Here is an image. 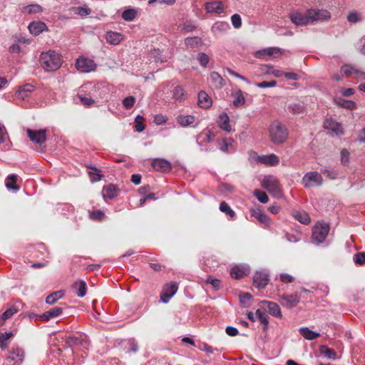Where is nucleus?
Instances as JSON below:
<instances>
[{
  "label": "nucleus",
  "instance_id": "nucleus-1",
  "mask_svg": "<svg viewBox=\"0 0 365 365\" xmlns=\"http://www.w3.org/2000/svg\"><path fill=\"white\" fill-rule=\"evenodd\" d=\"M39 61L42 68L48 72L57 71L63 63L61 56L53 50L42 52Z\"/></svg>",
  "mask_w": 365,
  "mask_h": 365
},
{
  "label": "nucleus",
  "instance_id": "nucleus-2",
  "mask_svg": "<svg viewBox=\"0 0 365 365\" xmlns=\"http://www.w3.org/2000/svg\"><path fill=\"white\" fill-rule=\"evenodd\" d=\"M268 132L269 139L274 145L283 144L289 135L287 126L279 120H274L270 123Z\"/></svg>",
  "mask_w": 365,
  "mask_h": 365
},
{
  "label": "nucleus",
  "instance_id": "nucleus-3",
  "mask_svg": "<svg viewBox=\"0 0 365 365\" xmlns=\"http://www.w3.org/2000/svg\"><path fill=\"white\" fill-rule=\"evenodd\" d=\"M262 186L276 198H281L283 195L279 182L274 175L265 176L262 181Z\"/></svg>",
  "mask_w": 365,
  "mask_h": 365
},
{
  "label": "nucleus",
  "instance_id": "nucleus-4",
  "mask_svg": "<svg viewBox=\"0 0 365 365\" xmlns=\"http://www.w3.org/2000/svg\"><path fill=\"white\" fill-rule=\"evenodd\" d=\"M215 136V133L211 130L206 128L195 137L196 143L200 147V152L211 151V149L207 147V144L210 143Z\"/></svg>",
  "mask_w": 365,
  "mask_h": 365
},
{
  "label": "nucleus",
  "instance_id": "nucleus-5",
  "mask_svg": "<svg viewBox=\"0 0 365 365\" xmlns=\"http://www.w3.org/2000/svg\"><path fill=\"white\" fill-rule=\"evenodd\" d=\"M323 183L322 175L317 171L307 173L302 179V184L306 188L319 187Z\"/></svg>",
  "mask_w": 365,
  "mask_h": 365
},
{
  "label": "nucleus",
  "instance_id": "nucleus-6",
  "mask_svg": "<svg viewBox=\"0 0 365 365\" xmlns=\"http://www.w3.org/2000/svg\"><path fill=\"white\" fill-rule=\"evenodd\" d=\"M329 232V225L326 222H317L312 228V240L317 243L323 242Z\"/></svg>",
  "mask_w": 365,
  "mask_h": 365
},
{
  "label": "nucleus",
  "instance_id": "nucleus-7",
  "mask_svg": "<svg viewBox=\"0 0 365 365\" xmlns=\"http://www.w3.org/2000/svg\"><path fill=\"white\" fill-rule=\"evenodd\" d=\"M76 68L78 71L88 73L96 68L94 61L85 57H79L76 61Z\"/></svg>",
  "mask_w": 365,
  "mask_h": 365
},
{
  "label": "nucleus",
  "instance_id": "nucleus-8",
  "mask_svg": "<svg viewBox=\"0 0 365 365\" xmlns=\"http://www.w3.org/2000/svg\"><path fill=\"white\" fill-rule=\"evenodd\" d=\"M269 280V275L267 272L257 271L253 277V284L258 289L264 288Z\"/></svg>",
  "mask_w": 365,
  "mask_h": 365
},
{
  "label": "nucleus",
  "instance_id": "nucleus-9",
  "mask_svg": "<svg viewBox=\"0 0 365 365\" xmlns=\"http://www.w3.org/2000/svg\"><path fill=\"white\" fill-rule=\"evenodd\" d=\"M300 301V296L297 293L279 296V302L283 306L287 308L296 307Z\"/></svg>",
  "mask_w": 365,
  "mask_h": 365
},
{
  "label": "nucleus",
  "instance_id": "nucleus-10",
  "mask_svg": "<svg viewBox=\"0 0 365 365\" xmlns=\"http://www.w3.org/2000/svg\"><path fill=\"white\" fill-rule=\"evenodd\" d=\"M341 72L342 75L346 77H349L354 75L356 78L361 80L365 79V73L350 64H345L342 66L341 68Z\"/></svg>",
  "mask_w": 365,
  "mask_h": 365
},
{
  "label": "nucleus",
  "instance_id": "nucleus-11",
  "mask_svg": "<svg viewBox=\"0 0 365 365\" xmlns=\"http://www.w3.org/2000/svg\"><path fill=\"white\" fill-rule=\"evenodd\" d=\"M27 134L30 140L36 144H42L46 140V130L45 129L38 130L27 129Z\"/></svg>",
  "mask_w": 365,
  "mask_h": 365
},
{
  "label": "nucleus",
  "instance_id": "nucleus-12",
  "mask_svg": "<svg viewBox=\"0 0 365 365\" xmlns=\"http://www.w3.org/2000/svg\"><path fill=\"white\" fill-rule=\"evenodd\" d=\"M178 289L176 282H170L167 284L163 291L160 299L163 303H167L170 299L177 292Z\"/></svg>",
  "mask_w": 365,
  "mask_h": 365
},
{
  "label": "nucleus",
  "instance_id": "nucleus-13",
  "mask_svg": "<svg viewBox=\"0 0 365 365\" xmlns=\"http://www.w3.org/2000/svg\"><path fill=\"white\" fill-rule=\"evenodd\" d=\"M309 17L311 21H324L330 18V14L325 9H311L308 10Z\"/></svg>",
  "mask_w": 365,
  "mask_h": 365
},
{
  "label": "nucleus",
  "instance_id": "nucleus-14",
  "mask_svg": "<svg viewBox=\"0 0 365 365\" xmlns=\"http://www.w3.org/2000/svg\"><path fill=\"white\" fill-rule=\"evenodd\" d=\"M153 168L158 172L165 173L171 170V163L164 158H155L151 163Z\"/></svg>",
  "mask_w": 365,
  "mask_h": 365
},
{
  "label": "nucleus",
  "instance_id": "nucleus-15",
  "mask_svg": "<svg viewBox=\"0 0 365 365\" xmlns=\"http://www.w3.org/2000/svg\"><path fill=\"white\" fill-rule=\"evenodd\" d=\"M35 87L30 84L26 83L18 88L16 92V96L21 100H25L31 96L34 91Z\"/></svg>",
  "mask_w": 365,
  "mask_h": 365
},
{
  "label": "nucleus",
  "instance_id": "nucleus-16",
  "mask_svg": "<svg viewBox=\"0 0 365 365\" xmlns=\"http://www.w3.org/2000/svg\"><path fill=\"white\" fill-rule=\"evenodd\" d=\"M280 54L281 50L279 48L270 47L258 51L256 52L255 56L259 58L267 60L272 56H275L276 55Z\"/></svg>",
  "mask_w": 365,
  "mask_h": 365
},
{
  "label": "nucleus",
  "instance_id": "nucleus-17",
  "mask_svg": "<svg viewBox=\"0 0 365 365\" xmlns=\"http://www.w3.org/2000/svg\"><path fill=\"white\" fill-rule=\"evenodd\" d=\"M250 267L245 264L236 265L230 269V275L234 279H241L247 275Z\"/></svg>",
  "mask_w": 365,
  "mask_h": 365
},
{
  "label": "nucleus",
  "instance_id": "nucleus-18",
  "mask_svg": "<svg viewBox=\"0 0 365 365\" xmlns=\"http://www.w3.org/2000/svg\"><path fill=\"white\" fill-rule=\"evenodd\" d=\"M290 19L293 24L297 26H304L307 25L310 21L309 17L308 11L306 15H304L299 12H293L290 14Z\"/></svg>",
  "mask_w": 365,
  "mask_h": 365
},
{
  "label": "nucleus",
  "instance_id": "nucleus-19",
  "mask_svg": "<svg viewBox=\"0 0 365 365\" xmlns=\"http://www.w3.org/2000/svg\"><path fill=\"white\" fill-rule=\"evenodd\" d=\"M25 353L22 349L16 347L13 349L9 352V356L6 358L7 361H16V363L19 365V364L22 363L24 359Z\"/></svg>",
  "mask_w": 365,
  "mask_h": 365
},
{
  "label": "nucleus",
  "instance_id": "nucleus-20",
  "mask_svg": "<svg viewBox=\"0 0 365 365\" xmlns=\"http://www.w3.org/2000/svg\"><path fill=\"white\" fill-rule=\"evenodd\" d=\"M259 163L267 166H274L279 164V159L275 154L258 156Z\"/></svg>",
  "mask_w": 365,
  "mask_h": 365
},
{
  "label": "nucleus",
  "instance_id": "nucleus-21",
  "mask_svg": "<svg viewBox=\"0 0 365 365\" xmlns=\"http://www.w3.org/2000/svg\"><path fill=\"white\" fill-rule=\"evenodd\" d=\"M217 123L222 130L227 133H230L232 130L230 124V118L226 113H222L219 115Z\"/></svg>",
  "mask_w": 365,
  "mask_h": 365
},
{
  "label": "nucleus",
  "instance_id": "nucleus-22",
  "mask_svg": "<svg viewBox=\"0 0 365 365\" xmlns=\"http://www.w3.org/2000/svg\"><path fill=\"white\" fill-rule=\"evenodd\" d=\"M28 29L31 34L38 36L41 32L46 30L47 26L44 22L38 21L30 23Z\"/></svg>",
  "mask_w": 365,
  "mask_h": 365
},
{
  "label": "nucleus",
  "instance_id": "nucleus-23",
  "mask_svg": "<svg viewBox=\"0 0 365 365\" xmlns=\"http://www.w3.org/2000/svg\"><path fill=\"white\" fill-rule=\"evenodd\" d=\"M63 312V309L58 307H52L49 310L43 312L41 316L40 319L42 321H48L51 319L56 318L60 316Z\"/></svg>",
  "mask_w": 365,
  "mask_h": 365
},
{
  "label": "nucleus",
  "instance_id": "nucleus-24",
  "mask_svg": "<svg viewBox=\"0 0 365 365\" xmlns=\"http://www.w3.org/2000/svg\"><path fill=\"white\" fill-rule=\"evenodd\" d=\"M198 105L202 108H208L212 106L211 98L203 91H200L198 93Z\"/></svg>",
  "mask_w": 365,
  "mask_h": 365
},
{
  "label": "nucleus",
  "instance_id": "nucleus-25",
  "mask_svg": "<svg viewBox=\"0 0 365 365\" xmlns=\"http://www.w3.org/2000/svg\"><path fill=\"white\" fill-rule=\"evenodd\" d=\"M230 29V26L225 21H217L212 26V31L215 35L225 33Z\"/></svg>",
  "mask_w": 365,
  "mask_h": 365
},
{
  "label": "nucleus",
  "instance_id": "nucleus-26",
  "mask_svg": "<svg viewBox=\"0 0 365 365\" xmlns=\"http://www.w3.org/2000/svg\"><path fill=\"white\" fill-rule=\"evenodd\" d=\"M324 128L327 130H331L336 135H341L343 133L341 125L333 120H327L324 122Z\"/></svg>",
  "mask_w": 365,
  "mask_h": 365
},
{
  "label": "nucleus",
  "instance_id": "nucleus-27",
  "mask_svg": "<svg viewBox=\"0 0 365 365\" xmlns=\"http://www.w3.org/2000/svg\"><path fill=\"white\" fill-rule=\"evenodd\" d=\"M262 303L267 305V311L270 314L277 318L282 317L280 308L277 303L265 300L262 301Z\"/></svg>",
  "mask_w": 365,
  "mask_h": 365
},
{
  "label": "nucleus",
  "instance_id": "nucleus-28",
  "mask_svg": "<svg viewBox=\"0 0 365 365\" xmlns=\"http://www.w3.org/2000/svg\"><path fill=\"white\" fill-rule=\"evenodd\" d=\"M106 38L108 43L118 45L123 39V36L120 33L108 31L106 34Z\"/></svg>",
  "mask_w": 365,
  "mask_h": 365
},
{
  "label": "nucleus",
  "instance_id": "nucleus-29",
  "mask_svg": "<svg viewBox=\"0 0 365 365\" xmlns=\"http://www.w3.org/2000/svg\"><path fill=\"white\" fill-rule=\"evenodd\" d=\"M210 80L212 85L217 89H220L225 85L222 77L215 71H212L210 76Z\"/></svg>",
  "mask_w": 365,
  "mask_h": 365
},
{
  "label": "nucleus",
  "instance_id": "nucleus-30",
  "mask_svg": "<svg viewBox=\"0 0 365 365\" xmlns=\"http://www.w3.org/2000/svg\"><path fill=\"white\" fill-rule=\"evenodd\" d=\"M205 9L208 13L221 14L223 11V6L220 1L208 2L205 4Z\"/></svg>",
  "mask_w": 365,
  "mask_h": 365
},
{
  "label": "nucleus",
  "instance_id": "nucleus-31",
  "mask_svg": "<svg viewBox=\"0 0 365 365\" xmlns=\"http://www.w3.org/2000/svg\"><path fill=\"white\" fill-rule=\"evenodd\" d=\"M102 195L104 199H113L117 196V187L114 185H108L103 188Z\"/></svg>",
  "mask_w": 365,
  "mask_h": 365
},
{
  "label": "nucleus",
  "instance_id": "nucleus-32",
  "mask_svg": "<svg viewBox=\"0 0 365 365\" xmlns=\"http://www.w3.org/2000/svg\"><path fill=\"white\" fill-rule=\"evenodd\" d=\"M73 288L76 290L78 297H83L86 294V283L83 280L75 282Z\"/></svg>",
  "mask_w": 365,
  "mask_h": 365
},
{
  "label": "nucleus",
  "instance_id": "nucleus-33",
  "mask_svg": "<svg viewBox=\"0 0 365 365\" xmlns=\"http://www.w3.org/2000/svg\"><path fill=\"white\" fill-rule=\"evenodd\" d=\"M250 214L252 217H255L260 222L267 224L269 221V217L259 209H252L250 211Z\"/></svg>",
  "mask_w": 365,
  "mask_h": 365
},
{
  "label": "nucleus",
  "instance_id": "nucleus-34",
  "mask_svg": "<svg viewBox=\"0 0 365 365\" xmlns=\"http://www.w3.org/2000/svg\"><path fill=\"white\" fill-rule=\"evenodd\" d=\"M299 331L304 339L308 340L315 339L320 336L319 333L315 332L308 327H302L299 329Z\"/></svg>",
  "mask_w": 365,
  "mask_h": 365
},
{
  "label": "nucleus",
  "instance_id": "nucleus-35",
  "mask_svg": "<svg viewBox=\"0 0 365 365\" xmlns=\"http://www.w3.org/2000/svg\"><path fill=\"white\" fill-rule=\"evenodd\" d=\"M195 120V118L194 115H179L177 118V122L183 127H186L192 124Z\"/></svg>",
  "mask_w": 365,
  "mask_h": 365
},
{
  "label": "nucleus",
  "instance_id": "nucleus-36",
  "mask_svg": "<svg viewBox=\"0 0 365 365\" xmlns=\"http://www.w3.org/2000/svg\"><path fill=\"white\" fill-rule=\"evenodd\" d=\"M294 217L302 224L307 225L310 222V217L304 211H295L293 212Z\"/></svg>",
  "mask_w": 365,
  "mask_h": 365
},
{
  "label": "nucleus",
  "instance_id": "nucleus-37",
  "mask_svg": "<svg viewBox=\"0 0 365 365\" xmlns=\"http://www.w3.org/2000/svg\"><path fill=\"white\" fill-rule=\"evenodd\" d=\"M17 180V175H15V174H10L7 176L6 178V187L9 189V190H19V187L17 186V185H15L14 183L16 182Z\"/></svg>",
  "mask_w": 365,
  "mask_h": 365
},
{
  "label": "nucleus",
  "instance_id": "nucleus-38",
  "mask_svg": "<svg viewBox=\"0 0 365 365\" xmlns=\"http://www.w3.org/2000/svg\"><path fill=\"white\" fill-rule=\"evenodd\" d=\"M288 109L294 114L303 115L305 113L304 106L301 103H292L289 106Z\"/></svg>",
  "mask_w": 365,
  "mask_h": 365
},
{
  "label": "nucleus",
  "instance_id": "nucleus-39",
  "mask_svg": "<svg viewBox=\"0 0 365 365\" xmlns=\"http://www.w3.org/2000/svg\"><path fill=\"white\" fill-rule=\"evenodd\" d=\"M173 97L178 101H182L185 99V93L181 86H177L173 91Z\"/></svg>",
  "mask_w": 365,
  "mask_h": 365
},
{
  "label": "nucleus",
  "instance_id": "nucleus-40",
  "mask_svg": "<svg viewBox=\"0 0 365 365\" xmlns=\"http://www.w3.org/2000/svg\"><path fill=\"white\" fill-rule=\"evenodd\" d=\"M319 351L322 355H324L325 357L328 359H335L336 357V352L333 349L329 348L327 346H321L319 348Z\"/></svg>",
  "mask_w": 365,
  "mask_h": 365
},
{
  "label": "nucleus",
  "instance_id": "nucleus-41",
  "mask_svg": "<svg viewBox=\"0 0 365 365\" xmlns=\"http://www.w3.org/2000/svg\"><path fill=\"white\" fill-rule=\"evenodd\" d=\"M64 294L63 291H57L51 293L48 296H47L46 299V302L48 304H54L58 299H61L63 297Z\"/></svg>",
  "mask_w": 365,
  "mask_h": 365
},
{
  "label": "nucleus",
  "instance_id": "nucleus-42",
  "mask_svg": "<svg viewBox=\"0 0 365 365\" xmlns=\"http://www.w3.org/2000/svg\"><path fill=\"white\" fill-rule=\"evenodd\" d=\"M256 315L259 321L264 324L263 330L266 331L268 329L269 317L267 314L263 313L260 309L256 311Z\"/></svg>",
  "mask_w": 365,
  "mask_h": 365
},
{
  "label": "nucleus",
  "instance_id": "nucleus-43",
  "mask_svg": "<svg viewBox=\"0 0 365 365\" xmlns=\"http://www.w3.org/2000/svg\"><path fill=\"white\" fill-rule=\"evenodd\" d=\"M220 210L227 215H229L230 217H234L235 216V212L229 205L226 202H222L220 205Z\"/></svg>",
  "mask_w": 365,
  "mask_h": 365
},
{
  "label": "nucleus",
  "instance_id": "nucleus-44",
  "mask_svg": "<svg viewBox=\"0 0 365 365\" xmlns=\"http://www.w3.org/2000/svg\"><path fill=\"white\" fill-rule=\"evenodd\" d=\"M23 11L27 14H36L42 11V7L38 4H31L24 7Z\"/></svg>",
  "mask_w": 365,
  "mask_h": 365
},
{
  "label": "nucleus",
  "instance_id": "nucleus-45",
  "mask_svg": "<svg viewBox=\"0 0 365 365\" xmlns=\"http://www.w3.org/2000/svg\"><path fill=\"white\" fill-rule=\"evenodd\" d=\"M136 16V11L135 9H128L125 10L122 13V18L125 21H133Z\"/></svg>",
  "mask_w": 365,
  "mask_h": 365
},
{
  "label": "nucleus",
  "instance_id": "nucleus-46",
  "mask_svg": "<svg viewBox=\"0 0 365 365\" xmlns=\"http://www.w3.org/2000/svg\"><path fill=\"white\" fill-rule=\"evenodd\" d=\"M19 309L16 308V306H11L10 308H9L7 310H6L1 315V319L4 322L9 318H11L12 316H14L16 313H17Z\"/></svg>",
  "mask_w": 365,
  "mask_h": 365
},
{
  "label": "nucleus",
  "instance_id": "nucleus-47",
  "mask_svg": "<svg viewBox=\"0 0 365 365\" xmlns=\"http://www.w3.org/2000/svg\"><path fill=\"white\" fill-rule=\"evenodd\" d=\"M71 9L81 16H86L91 13V9L87 6L72 7Z\"/></svg>",
  "mask_w": 365,
  "mask_h": 365
},
{
  "label": "nucleus",
  "instance_id": "nucleus-48",
  "mask_svg": "<svg viewBox=\"0 0 365 365\" xmlns=\"http://www.w3.org/2000/svg\"><path fill=\"white\" fill-rule=\"evenodd\" d=\"M201 38L199 37H189L185 38V43L187 46H190L192 48L197 47L201 44Z\"/></svg>",
  "mask_w": 365,
  "mask_h": 365
},
{
  "label": "nucleus",
  "instance_id": "nucleus-49",
  "mask_svg": "<svg viewBox=\"0 0 365 365\" xmlns=\"http://www.w3.org/2000/svg\"><path fill=\"white\" fill-rule=\"evenodd\" d=\"M13 336L12 332L0 333V347L4 349L7 347L6 341Z\"/></svg>",
  "mask_w": 365,
  "mask_h": 365
},
{
  "label": "nucleus",
  "instance_id": "nucleus-50",
  "mask_svg": "<svg viewBox=\"0 0 365 365\" xmlns=\"http://www.w3.org/2000/svg\"><path fill=\"white\" fill-rule=\"evenodd\" d=\"M254 195L262 203H266L269 200V197L267 193L260 190H255L254 191Z\"/></svg>",
  "mask_w": 365,
  "mask_h": 365
},
{
  "label": "nucleus",
  "instance_id": "nucleus-51",
  "mask_svg": "<svg viewBox=\"0 0 365 365\" xmlns=\"http://www.w3.org/2000/svg\"><path fill=\"white\" fill-rule=\"evenodd\" d=\"M179 27L182 31H185L186 32H190L193 31L195 29V25L191 21H186L182 24H180Z\"/></svg>",
  "mask_w": 365,
  "mask_h": 365
},
{
  "label": "nucleus",
  "instance_id": "nucleus-52",
  "mask_svg": "<svg viewBox=\"0 0 365 365\" xmlns=\"http://www.w3.org/2000/svg\"><path fill=\"white\" fill-rule=\"evenodd\" d=\"M234 140L232 138H224L222 140L221 145L220 146V150L222 152H228L229 148L232 146Z\"/></svg>",
  "mask_w": 365,
  "mask_h": 365
},
{
  "label": "nucleus",
  "instance_id": "nucleus-53",
  "mask_svg": "<svg viewBox=\"0 0 365 365\" xmlns=\"http://www.w3.org/2000/svg\"><path fill=\"white\" fill-rule=\"evenodd\" d=\"M93 171L89 172L91 180L92 182H96L101 179V177L103 176L100 173L101 171L95 168H91Z\"/></svg>",
  "mask_w": 365,
  "mask_h": 365
},
{
  "label": "nucleus",
  "instance_id": "nucleus-54",
  "mask_svg": "<svg viewBox=\"0 0 365 365\" xmlns=\"http://www.w3.org/2000/svg\"><path fill=\"white\" fill-rule=\"evenodd\" d=\"M197 59L200 64L203 67H206L210 61L209 56L203 52H201L197 55Z\"/></svg>",
  "mask_w": 365,
  "mask_h": 365
},
{
  "label": "nucleus",
  "instance_id": "nucleus-55",
  "mask_svg": "<svg viewBox=\"0 0 365 365\" xmlns=\"http://www.w3.org/2000/svg\"><path fill=\"white\" fill-rule=\"evenodd\" d=\"M135 103V98L133 96H128L123 100V105L125 109H130Z\"/></svg>",
  "mask_w": 365,
  "mask_h": 365
},
{
  "label": "nucleus",
  "instance_id": "nucleus-56",
  "mask_svg": "<svg viewBox=\"0 0 365 365\" xmlns=\"http://www.w3.org/2000/svg\"><path fill=\"white\" fill-rule=\"evenodd\" d=\"M347 20L351 23H356L358 21H360L361 20V18L360 14L357 11H354L349 13V14L347 16Z\"/></svg>",
  "mask_w": 365,
  "mask_h": 365
},
{
  "label": "nucleus",
  "instance_id": "nucleus-57",
  "mask_svg": "<svg viewBox=\"0 0 365 365\" xmlns=\"http://www.w3.org/2000/svg\"><path fill=\"white\" fill-rule=\"evenodd\" d=\"M143 118L140 115H137L135 118V131L140 133L142 132L145 129L144 124L143 123Z\"/></svg>",
  "mask_w": 365,
  "mask_h": 365
},
{
  "label": "nucleus",
  "instance_id": "nucleus-58",
  "mask_svg": "<svg viewBox=\"0 0 365 365\" xmlns=\"http://www.w3.org/2000/svg\"><path fill=\"white\" fill-rule=\"evenodd\" d=\"M354 261L356 264H364L365 263V252H359L354 255Z\"/></svg>",
  "mask_w": 365,
  "mask_h": 365
},
{
  "label": "nucleus",
  "instance_id": "nucleus-59",
  "mask_svg": "<svg viewBox=\"0 0 365 365\" xmlns=\"http://www.w3.org/2000/svg\"><path fill=\"white\" fill-rule=\"evenodd\" d=\"M231 21H232V26L235 29H239L242 26L241 17L237 14H235L231 16Z\"/></svg>",
  "mask_w": 365,
  "mask_h": 365
},
{
  "label": "nucleus",
  "instance_id": "nucleus-60",
  "mask_svg": "<svg viewBox=\"0 0 365 365\" xmlns=\"http://www.w3.org/2000/svg\"><path fill=\"white\" fill-rule=\"evenodd\" d=\"M128 344L129 346V349L128 352H133L136 353L138 350V344L135 339H130L128 341Z\"/></svg>",
  "mask_w": 365,
  "mask_h": 365
},
{
  "label": "nucleus",
  "instance_id": "nucleus-61",
  "mask_svg": "<svg viewBox=\"0 0 365 365\" xmlns=\"http://www.w3.org/2000/svg\"><path fill=\"white\" fill-rule=\"evenodd\" d=\"M256 86L261 88H270V87H274L277 86V81H262L260 83H257Z\"/></svg>",
  "mask_w": 365,
  "mask_h": 365
},
{
  "label": "nucleus",
  "instance_id": "nucleus-62",
  "mask_svg": "<svg viewBox=\"0 0 365 365\" xmlns=\"http://www.w3.org/2000/svg\"><path fill=\"white\" fill-rule=\"evenodd\" d=\"M349 160V153L344 149L341 152V162L344 165H346L348 164Z\"/></svg>",
  "mask_w": 365,
  "mask_h": 365
},
{
  "label": "nucleus",
  "instance_id": "nucleus-63",
  "mask_svg": "<svg viewBox=\"0 0 365 365\" xmlns=\"http://www.w3.org/2000/svg\"><path fill=\"white\" fill-rule=\"evenodd\" d=\"M280 280L284 283H291L294 281V278L287 273H281L279 274Z\"/></svg>",
  "mask_w": 365,
  "mask_h": 365
},
{
  "label": "nucleus",
  "instance_id": "nucleus-64",
  "mask_svg": "<svg viewBox=\"0 0 365 365\" xmlns=\"http://www.w3.org/2000/svg\"><path fill=\"white\" fill-rule=\"evenodd\" d=\"M104 216V212L100 210L90 212V217L93 220H101Z\"/></svg>",
  "mask_w": 365,
  "mask_h": 365
}]
</instances>
